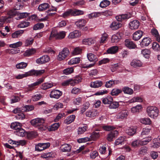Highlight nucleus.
Listing matches in <instances>:
<instances>
[{
  "label": "nucleus",
  "mask_w": 160,
  "mask_h": 160,
  "mask_svg": "<svg viewBox=\"0 0 160 160\" xmlns=\"http://www.w3.org/2000/svg\"><path fill=\"white\" fill-rule=\"evenodd\" d=\"M50 60V58L48 56L44 55L37 59L36 62L38 64H42L48 62Z\"/></svg>",
  "instance_id": "obj_11"
},
{
  "label": "nucleus",
  "mask_w": 160,
  "mask_h": 160,
  "mask_svg": "<svg viewBox=\"0 0 160 160\" xmlns=\"http://www.w3.org/2000/svg\"><path fill=\"white\" fill-rule=\"evenodd\" d=\"M44 25L42 23H38L35 24L33 27V29L36 30L41 29L43 28Z\"/></svg>",
  "instance_id": "obj_62"
},
{
  "label": "nucleus",
  "mask_w": 160,
  "mask_h": 160,
  "mask_svg": "<svg viewBox=\"0 0 160 160\" xmlns=\"http://www.w3.org/2000/svg\"><path fill=\"white\" fill-rule=\"evenodd\" d=\"M151 33L156 37V40L158 42H160V36L157 30L155 28H152L151 30Z\"/></svg>",
  "instance_id": "obj_30"
},
{
  "label": "nucleus",
  "mask_w": 160,
  "mask_h": 160,
  "mask_svg": "<svg viewBox=\"0 0 160 160\" xmlns=\"http://www.w3.org/2000/svg\"><path fill=\"white\" fill-rule=\"evenodd\" d=\"M44 79L41 78L38 79L37 81L35 83H32L30 85H28V87L27 88L28 91H30L32 90L34 88V87L36 86L39 85L44 81Z\"/></svg>",
  "instance_id": "obj_13"
},
{
  "label": "nucleus",
  "mask_w": 160,
  "mask_h": 160,
  "mask_svg": "<svg viewBox=\"0 0 160 160\" xmlns=\"http://www.w3.org/2000/svg\"><path fill=\"white\" fill-rule=\"evenodd\" d=\"M140 122L141 123L146 125H150L151 123V121L149 118H141L140 119Z\"/></svg>",
  "instance_id": "obj_50"
},
{
  "label": "nucleus",
  "mask_w": 160,
  "mask_h": 160,
  "mask_svg": "<svg viewBox=\"0 0 160 160\" xmlns=\"http://www.w3.org/2000/svg\"><path fill=\"white\" fill-rule=\"evenodd\" d=\"M140 24V23L139 21H132L129 23V28L132 30H136L138 28Z\"/></svg>",
  "instance_id": "obj_15"
},
{
  "label": "nucleus",
  "mask_w": 160,
  "mask_h": 160,
  "mask_svg": "<svg viewBox=\"0 0 160 160\" xmlns=\"http://www.w3.org/2000/svg\"><path fill=\"white\" fill-rule=\"evenodd\" d=\"M118 80H110L106 82L105 86L107 88H110L115 84H117L119 83Z\"/></svg>",
  "instance_id": "obj_35"
},
{
  "label": "nucleus",
  "mask_w": 160,
  "mask_h": 160,
  "mask_svg": "<svg viewBox=\"0 0 160 160\" xmlns=\"http://www.w3.org/2000/svg\"><path fill=\"white\" fill-rule=\"evenodd\" d=\"M119 106V102H112L109 106V108L110 109H116Z\"/></svg>",
  "instance_id": "obj_56"
},
{
  "label": "nucleus",
  "mask_w": 160,
  "mask_h": 160,
  "mask_svg": "<svg viewBox=\"0 0 160 160\" xmlns=\"http://www.w3.org/2000/svg\"><path fill=\"white\" fill-rule=\"evenodd\" d=\"M34 42V39L32 38H28L26 39L24 42L25 46H28L32 44Z\"/></svg>",
  "instance_id": "obj_63"
},
{
  "label": "nucleus",
  "mask_w": 160,
  "mask_h": 160,
  "mask_svg": "<svg viewBox=\"0 0 160 160\" xmlns=\"http://www.w3.org/2000/svg\"><path fill=\"white\" fill-rule=\"evenodd\" d=\"M59 126V123H54L48 128V130L49 131H55L58 129Z\"/></svg>",
  "instance_id": "obj_37"
},
{
  "label": "nucleus",
  "mask_w": 160,
  "mask_h": 160,
  "mask_svg": "<svg viewBox=\"0 0 160 160\" xmlns=\"http://www.w3.org/2000/svg\"><path fill=\"white\" fill-rule=\"evenodd\" d=\"M142 106L140 105H138L132 108L131 109V112L133 113L139 112L141 110Z\"/></svg>",
  "instance_id": "obj_49"
},
{
  "label": "nucleus",
  "mask_w": 160,
  "mask_h": 160,
  "mask_svg": "<svg viewBox=\"0 0 160 160\" xmlns=\"http://www.w3.org/2000/svg\"><path fill=\"white\" fill-rule=\"evenodd\" d=\"M73 71V68L70 67L64 69L63 71V72L64 74L68 75L72 73Z\"/></svg>",
  "instance_id": "obj_52"
},
{
  "label": "nucleus",
  "mask_w": 160,
  "mask_h": 160,
  "mask_svg": "<svg viewBox=\"0 0 160 160\" xmlns=\"http://www.w3.org/2000/svg\"><path fill=\"white\" fill-rule=\"evenodd\" d=\"M118 48L117 46H113L111 47L107 50L108 53L113 54L118 52Z\"/></svg>",
  "instance_id": "obj_29"
},
{
  "label": "nucleus",
  "mask_w": 160,
  "mask_h": 160,
  "mask_svg": "<svg viewBox=\"0 0 160 160\" xmlns=\"http://www.w3.org/2000/svg\"><path fill=\"white\" fill-rule=\"evenodd\" d=\"M30 13L26 12L19 13L17 12L15 15V18L17 19H23L29 16Z\"/></svg>",
  "instance_id": "obj_17"
},
{
  "label": "nucleus",
  "mask_w": 160,
  "mask_h": 160,
  "mask_svg": "<svg viewBox=\"0 0 160 160\" xmlns=\"http://www.w3.org/2000/svg\"><path fill=\"white\" fill-rule=\"evenodd\" d=\"M55 153L53 152H48L43 153L41 155V157L48 160L55 157Z\"/></svg>",
  "instance_id": "obj_19"
},
{
  "label": "nucleus",
  "mask_w": 160,
  "mask_h": 160,
  "mask_svg": "<svg viewBox=\"0 0 160 160\" xmlns=\"http://www.w3.org/2000/svg\"><path fill=\"white\" fill-rule=\"evenodd\" d=\"M130 65L134 68H138L143 67V63L138 59H134L130 62Z\"/></svg>",
  "instance_id": "obj_10"
},
{
  "label": "nucleus",
  "mask_w": 160,
  "mask_h": 160,
  "mask_svg": "<svg viewBox=\"0 0 160 160\" xmlns=\"http://www.w3.org/2000/svg\"><path fill=\"white\" fill-rule=\"evenodd\" d=\"M131 15L130 14L125 13L117 16L115 17V18L117 20L128 19L131 17Z\"/></svg>",
  "instance_id": "obj_24"
},
{
  "label": "nucleus",
  "mask_w": 160,
  "mask_h": 160,
  "mask_svg": "<svg viewBox=\"0 0 160 160\" xmlns=\"http://www.w3.org/2000/svg\"><path fill=\"white\" fill-rule=\"evenodd\" d=\"M23 6V4L22 2H18H18L16 3L14 8L15 9L19 10L22 9Z\"/></svg>",
  "instance_id": "obj_58"
},
{
  "label": "nucleus",
  "mask_w": 160,
  "mask_h": 160,
  "mask_svg": "<svg viewBox=\"0 0 160 160\" xmlns=\"http://www.w3.org/2000/svg\"><path fill=\"white\" fill-rule=\"evenodd\" d=\"M83 14L84 12L83 11L78 9L72 10L70 9L63 13L62 16L63 18H66L70 16H76Z\"/></svg>",
  "instance_id": "obj_3"
},
{
  "label": "nucleus",
  "mask_w": 160,
  "mask_h": 160,
  "mask_svg": "<svg viewBox=\"0 0 160 160\" xmlns=\"http://www.w3.org/2000/svg\"><path fill=\"white\" fill-rule=\"evenodd\" d=\"M62 92L57 89H54L52 91L49 95L50 97L52 98L58 99L62 95Z\"/></svg>",
  "instance_id": "obj_9"
},
{
  "label": "nucleus",
  "mask_w": 160,
  "mask_h": 160,
  "mask_svg": "<svg viewBox=\"0 0 160 160\" xmlns=\"http://www.w3.org/2000/svg\"><path fill=\"white\" fill-rule=\"evenodd\" d=\"M143 32L141 30H138L133 34V39L135 41H138L142 37Z\"/></svg>",
  "instance_id": "obj_18"
},
{
  "label": "nucleus",
  "mask_w": 160,
  "mask_h": 160,
  "mask_svg": "<svg viewBox=\"0 0 160 160\" xmlns=\"http://www.w3.org/2000/svg\"><path fill=\"white\" fill-rule=\"evenodd\" d=\"M125 141V138L124 137H120L116 140L115 144L116 145L123 144Z\"/></svg>",
  "instance_id": "obj_34"
},
{
  "label": "nucleus",
  "mask_w": 160,
  "mask_h": 160,
  "mask_svg": "<svg viewBox=\"0 0 160 160\" xmlns=\"http://www.w3.org/2000/svg\"><path fill=\"white\" fill-rule=\"evenodd\" d=\"M100 134L99 132H93L90 134V138L91 141H95L97 140L100 137Z\"/></svg>",
  "instance_id": "obj_25"
},
{
  "label": "nucleus",
  "mask_w": 160,
  "mask_h": 160,
  "mask_svg": "<svg viewBox=\"0 0 160 160\" xmlns=\"http://www.w3.org/2000/svg\"><path fill=\"white\" fill-rule=\"evenodd\" d=\"M125 44L128 48L130 49L135 48L136 46L133 42L128 39H127L125 40Z\"/></svg>",
  "instance_id": "obj_23"
},
{
  "label": "nucleus",
  "mask_w": 160,
  "mask_h": 160,
  "mask_svg": "<svg viewBox=\"0 0 160 160\" xmlns=\"http://www.w3.org/2000/svg\"><path fill=\"white\" fill-rule=\"evenodd\" d=\"M118 132L116 130L110 132L107 135V139L109 141H112L116 136L118 134Z\"/></svg>",
  "instance_id": "obj_21"
},
{
  "label": "nucleus",
  "mask_w": 160,
  "mask_h": 160,
  "mask_svg": "<svg viewBox=\"0 0 160 160\" xmlns=\"http://www.w3.org/2000/svg\"><path fill=\"white\" fill-rule=\"evenodd\" d=\"M110 3V2L109 1L107 0H104L101 2L99 6L101 7L104 8L109 5Z\"/></svg>",
  "instance_id": "obj_61"
},
{
  "label": "nucleus",
  "mask_w": 160,
  "mask_h": 160,
  "mask_svg": "<svg viewBox=\"0 0 160 160\" xmlns=\"http://www.w3.org/2000/svg\"><path fill=\"white\" fill-rule=\"evenodd\" d=\"M66 35V32L64 31L58 32L56 29H53L51 32L49 39L52 40L53 38L57 39H62L65 38Z\"/></svg>",
  "instance_id": "obj_2"
},
{
  "label": "nucleus",
  "mask_w": 160,
  "mask_h": 160,
  "mask_svg": "<svg viewBox=\"0 0 160 160\" xmlns=\"http://www.w3.org/2000/svg\"><path fill=\"white\" fill-rule=\"evenodd\" d=\"M126 131L128 135L132 136L136 132V128L133 127H129L127 128Z\"/></svg>",
  "instance_id": "obj_39"
},
{
  "label": "nucleus",
  "mask_w": 160,
  "mask_h": 160,
  "mask_svg": "<svg viewBox=\"0 0 160 160\" xmlns=\"http://www.w3.org/2000/svg\"><path fill=\"white\" fill-rule=\"evenodd\" d=\"M25 131L22 127L20 128V129L15 131L16 134L17 135L21 137L24 136L25 135Z\"/></svg>",
  "instance_id": "obj_55"
},
{
  "label": "nucleus",
  "mask_w": 160,
  "mask_h": 160,
  "mask_svg": "<svg viewBox=\"0 0 160 160\" xmlns=\"http://www.w3.org/2000/svg\"><path fill=\"white\" fill-rule=\"evenodd\" d=\"M22 126V124L18 122H15L11 123L10 127L12 129L17 131L19 129H20Z\"/></svg>",
  "instance_id": "obj_26"
},
{
  "label": "nucleus",
  "mask_w": 160,
  "mask_h": 160,
  "mask_svg": "<svg viewBox=\"0 0 160 160\" xmlns=\"http://www.w3.org/2000/svg\"><path fill=\"white\" fill-rule=\"evenodd\" d=\"M147 112L149 117L154 118L158 116L159 110L156 107L150 106L147 108Z\"/></svg>",
  "instance_id": "obj_4"
},
{
  "label": "nucleus",
  "mask_w": 160,
  "mask_h": 160,
  "mask_svg": "<svg viewBox=\"0 0 160 160\" xmlns=\"http://www.w3.org/2000/svg\"><path fill=\"white\" fill-rule=\"evenodd\" d=\"M87 57L88 60L91 62L95 63L98 60L97 56L92 53H88Z\"/></svg>",
  "instance_id": "obj_16"
},
{
  "label": "nucleus",
  "mask_w": 160,
  "mask_h": 160,
  "mask_svg": "<svg viewBox=\"0 0 160 160\" xmlns=\"http://www.w3.org/2000/svg\"><path fill=\"white\" fill-rule=\"evenodd\" d=\"M102 85V82L101 81L97 80L94 82H91L90 86L93 88H98L101 86Z\"/></svg>",
  "instance_id": "obj_27"
},
{
  "label": "nucleus",
  "mask_w": 160,
  "mask_h": 160,
  "mask_svg": "<svg viewBox=\"0 0 160 160\" xmlns=\"http://www.w3.org/2000/svg\"><path fill=\"white\" fill-rule=\"evenodd\" d=\"M80 61V58H73L69 61L68 63L69 65H72L78 63Z\"/></svg>",
  "instance_id": "obj_41"
},
{
  "label": "nucleus",
  "mask_w": 160,
  "mask_h": 160,
  "mask_svg": "<svg viewBox=\"0 0 160 160\" xmlns=\"http://www.w3.org/2000/svg\"><path fill=\"white\" fill-rule=\"evenodd\" d=\"M113 101V99L110 96H108L102 99V102L105 104H110Z\"/></svg>",
  "instance_id": "obj_32"
},
{
  "label": "nucleus",
  "mask_w": 160,
  "mask_h": 160,
  "mask_svg": "<svg viewBox=\"0 0 160 160\" xmlns=\"http://www.w3.org/2000/svg\"><path fill=\"white\" fill-rule=\"evenodd\" d=\"M45 120L42 118H37L32 120L30 123L32 125L35 127L42 126L44 123Z\"/></svg>",
  "instance_id": "obj_7"
},
{
  "label": "nucleus",
  "mask_w": 160,
  "mask_h": 160,
  "mask_svg": "<svg viewBox=\"0 0 160 160\" xmlns=\"http://www.w3.org/2000/svg\"><path fill=\"white\" fill-rule=\"evenodd\" d=\"M88 18V19H92L94 18H96L100 17V12H94L89 14L86 16Z\"/></svg>",
  "instance_id": "obj_42"
},
{
  "label": "nucleus",
  "mask_w": 160,
  "mask_h": 160,
  "mask_svg": "<svg viewBox=\"0 0 160 160\" xmlns=\"http://www.w3.org/2000/svg\"><path fill=\"white\" fill-rule=\"evenodd\" d=\"M141 54L145 58H148L151 53V51L149 49H144L141 51Z\"/></svg>",
  "instance_id": "obj_38"
},
{
  "label": "nucleus",
  "mask_w": 160,
  "mask_h": 160,
  "mask_svg": "<svg viewBox=\"0 0 160 160\" xmlns=\"http://www.w3.org/2000/svg\"><path fill=\"white\" fill-rule=\"evenodd\" d=\"M122 25L121 21H114L112 22L110 27L112 30H115L121 28Z\"/></svg>",
  "instance_id": "obj_12"
},
{
  "label": "nucleus",
  "mask_w": 160,
  "mask_h": 160,
  "mask_svg": "<svg viewBox=\"0 0 160 160\" xmlns=\"http://www.w3.org/2000/svg\"><path fill=\"white\" fill-rule=\"evenodd\" d=\"M82 101V98L80 97H78L73 100V102L74 104L79 105L81 104Z\"/></svg>",
  "instance_id": "obj_57"
},
{
  "label": "nucleus",
  "mask_w": 160,
  "mask_h": 160,
  "mask_svg": "<svg viewBox=\"0 0 160 160\" xmlns=\"http://www.w3.org/2000/svg\"><path fill=\"white\" fill-rule=\"evenodd\" d=\"M122 92V91L121 89L115 88L112 90L111 94L112 96H117Z\"/></svg>",
  "instance_id": "obj_54"
},
{
  "label": "nucleus",
  "mask_w": 160,
  "mask_h": 160,
  "mask_svg": "<svg viewBox=\"0 0 160 160\" xmlns=\"http://www.w3.org/2000/svg\"><path fill=\"white\" fill-rule=\"evenodd\" d=\"M87 116L92 118L97 115V113L95 111H88L86 112V113Z\"/></svg>",
  "instance_id": "obj_59"
},
{
  "label": "nucleus",
  "mask_w": 160,
  "mask_h": 160,
  "mask_svg": "<svg viewBox=\"0 0 160 160\" xmlns=\"http://www.w3.org/2000/svg\"><path fill=\"white\" fill-rule=\"evenodd\" d=\"M23 30L17 31L12 34V36L13 38H16L21 36L23 33Z\"/></svg>",
  "instance_id": "obj_40"
},
{
  "label": "nucleus",
  "mask_w": 160,
  "mask_h": 160,
  "mask_svg": "<svg viewBox=\"0 0 160 160\" xmlns=\"http://www.w3.org/2000/svg\"><path fill=\"white\" fill-rule=\"evenodd\" d=\"M152 139L150 137L144 138L142 140H140V145H145L147 144Z\"/></svg>",
  "instance_id": "obj_48"
},
{
  "label": "nucleus",
  "mask_w": 160,
  "mask_h": 160,
  "mask_svg": "<svg viewBox=\"0 0 160 160\" xmlns=\"http://www.w3.org/2000/svg\"><path fill=\"white\" fill-rule=\"evenodd\" d=\"M81 35L80 31L76 30L71 32L68 36L69 39H73L79 37Z\"/></svg>",
  "instance_id": "obj_14"
},
{
  "label": "nucleus",
  "mask_w": 160,
  "mask_h": 160,
  "mask_svg": "<svg viewBox=\"0 0 160 160\" xmlns=\"http://www.w3.org/2000/svg\"><path fill=\"white\" fill-rule=\"evenodd\" d=\"M86 23V21H77L75 22V24L77 27L81 28L85 26Z\"/></svg>",
  "instance_id": "obj_46"
},
{
  "label": "nucleus",
  "mask_w": 160,
  "mask_h": 160,
  "mask_svg": "<svg viewBox=\"0 0 160 160\" xmlns=\"http://www.w3.org/2000/svg\"><path fill=\"white\" fill-rule=\"evenodd\" d=\"M5 52L6 53L10 54H14L19 53L20 52V50L13 49H7L5 50Z\"/></svg>",
  "instance_id": "obj_44"
},
{
  "label": "nucleus",
  "mask_w": 160,
  "mask_h": 160,
  "mask_svg": "<svg viewBox=\"0 0 160 160\" xmlns=\"http://www.w3.org/2000/svg\"><path fill=\"white\" fill-rule=\"evenodd\" d=\"M22 43L21 41H19L16 43L10 44L9 45V46L10 48H16L20 47L22 45Z\"/></svg>",
  "instance_id": "obj_53"
},
{
  "label": "nucleus",
  "mask_w": 160,
  "mask_h": 160,
  "mask_svg": "<svg viewBox=\"0 0 160 160\" xmlns=\"http://www.w3.org/2000/svg\"><path fill=\"white\" fill-rule=\"evenodd\" d=\"M148 149L145 146L142 147L138 151V154L139 155H144L147 153Z\"/></svg>",
  "instance_id": "obj_51"
},
{
  "label": "nucleus",
  "mask_w": 160,
  "mask_h": 160,
  "mask_svg": "<svg viewBox=\"0 0 160 160\" xmlns=\"http://www.w3.org/2000/svg\"><path fill=\"white\" fill-rule=\"evenodd\" d=\"M49 4L47 3H44L39 5L38 9L39 11H44L49 7Z\"/></svg>",
  "instance_id": "obj_28"
},
{
  "label": "nucleus",
  "mask_w": 160,
  "mask_h": 160,
  "mask_svg": "<svg viewBox=\"0 0 160 160\" xmlns=\"http://www.w3.org/2000/svg\"><path fill=\"white\" fill-rule=\"evenodd\" d=\"M72 148L71 146L69 144L65 143L60 147L61 150L63 152H69L70 151Z\"/></svg>",
  "instance_id": "obj_22"
},
{
  "label": "nucleus",
  "mask_w": 160,
  "mask_h": 160,
  "mask_svg": "<svg viewBox=\"0 0 160 160\" xmlns=\"http://www.w3.org/2000/svg\"><path fill=\"white\" fill-rule=\"evenodd\" d=\"M88 127L86 126L82 127H79L78 129L77 133L78 135L83 134L88 129Z\"/></svg>",
  "instance_id": "obj_47"
},
{
  "label": "nucleus",
  "mask_w": 160,
  "mask_h": 160,
  "mask_svg": "<svg viewBox=\"0 0 160 160\" xmlns=\"http://www.w3.org/2000/svg\"><path fill=\"white\" fill-rule=\"evenodd\" d=\"M108 35L106 33H104L102 35L100 41V43H105L107 41V39L108 38Z\"/></svg>",
  "instance_id": "obj_60"
},
{
  "label": "nucleus",
  "mask_w": 160,
  "mask_h": 160,
  "mask_svg": "<svg viewBox=\"0 0 160 160\" xmlns=\"http://www.w3.org/2000/svg\"><path fill=\"white\" fill-rule=\"evenodd\" d=\"M36 52V50L35 49H29L25 52L23 53V55L25 57H29L34 54Z\"/></svg>",
  "instance_id": "obj_31"
},
{
  "label": "nucleus",
  "mask_w": 160,
  "mask_h": 160,
  "mask_svg": "<svg viewBox=\"0 0 160 160\" xmlns=\"http://www.w3.org/2000/svg\"><path fill=\"white\" fill-rule=\"evenodd\" d=\"M50 145L49 142L39 143L36 145L35 150L37 151H41L48 148Z\"/></svg>",
  "instance_id": "obj_8"
},
{
  "label": "nucleus",
  "mask_w": 160,
  "mask_h": 160,
  "mask_svg": "<svg viewBox=\"0 0 160 160\" xmlns=\"http://www.w3.org/2000/svg\"><path fill=\"white\" fill-rule=\"evenodd\" d=\"M82 42L85 45H90L94 43V41L92 38H85L83 39Z\"/></svg>",
  "instance_id": "obj_36"
},
{
  "label": "nucleus",
  "mask_w": 160,
  "mask_h": 160,
  "mask_svg": "<svg viewBox=\"0 0 160 160\" xmlns=\"http://www.w3.org/2000/svg\"><path fill=\"white\" fill-rule=\"evenodd\" d=\"M69 53V51L68 48H64L59 52L57 57L59 61L63 60L68 56Z\"/></svg>",
  "instance_id": "obj_6"
},
{
  "label": "nucleus",
  "mask_w": 160,
  "mask_h": 160,
  "mask_svg": "<svg viewBox=\"0 0 160 160\" xmlns=\"http://www.w3.org/2000/svg\"><path fill=\"white\" fill-rule=\"evenodd\" d=\"M122 91L125 93L131 94L133 92V91L131 88L128 87H124L122 89Z\"/></svg>",
  "instance_id": "obj_64"
},
{
  "label": "nucleus",
  "mask_w": 160,
  "mask_h": 160,
  "mask_svg": "<svg viewBox=\"0 0 160 160\" xmlns=\"http://www.w3.org/2000/svg\"><path fill=\"white\" fill-rule=\"evenodd\" d=\"M28 65V63L22 62L17 64L16 68L18 69H24Z\"/></svg>",
  "instance_id": "obj_45"
},
{
  "label": "nucleus",
  "mask_w": 160,
  "mask_h": 160,
  "mask_svg": "<svg viewBox=\"0 0 160 160\" xmlns=\"http://www.w3.org/2000/svg\"><path fill=\"white\" fill-rule=\"evenodd\" d=\"M45 72L44 69L40 70H32L28 72H25L22 74H19L15 76V78L17 79H21L24 78L29 76H39L41 75Z\"/></svg>",
  "instance_id": "obj_1"
},
{
  "label": "nucleus",
  "mask_w": 160,
  "mask_h": 160,
  "mask_svg": "<svg viewBox=\"0 0 160 160\" xmlns=\"http://www.w3.org/2000/svg\"><path fill=\"white\" fill-rule=\"evenodd\" d=\"M129 112L126 108H123L120 109V112L116 115L117 119H123L127 118Z\"/></svg>",
  "instance_id": "obj_5"
},
{
  "label": "nucleus",
  "mask_w": 160,
  "mask_h": 160,
  "mask_svg": "<svg viewBox=\"0 0 160 160\" xmlns=\"http://www.w3.org/2000/svg\"><path fill=\"white\" fill-rule=\"evenodd\" d=\"M75 118V116L72 115L68 117L64 121V122L67 124H68L73 122Z\"/></svg>",
  "instance_id": "obj_33"
},
{
  "label": "nucleus",
  "mask_w": 160,
  "mask_h": 160,
  "mask_svg": "<svg viewBox=\"0 0 160 160\" xmlns=\"http://www.w3.org/2000/svg\"><path fill=\"white\" fill-rule=\"evenodd\" d=\"M53 86V84L52 82H47L43 84L42 85L41 88L43 90H46L51 88Z\"/></svg>",
  "instance_id": "obj_43"
},
{
  "label": "nucleus",
  "mask_w": 160,
  "mask_h": 160,
  "mask_svg": "<svg viewBox=\"0 0 160 160\" xmlns=\"http://www.w3.org/2000/svg\"><path fill=\"white\" fill-rule=\"evenodd\" d=\"M151 39L148 37L143 38L140 42V45L142 47L148 46L151 42Z\"/></svg>",
  "instance_id": "obj_20"
}]
</instances>
